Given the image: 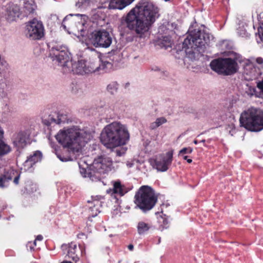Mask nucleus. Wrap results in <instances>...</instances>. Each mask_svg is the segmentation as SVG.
Returning a JSON list of instances; mask_svg holds the SVG:
<instances>
[{
  "mask_svg": "<svg viewBox=\"0 0 263 263\" xmlns=\"http://www.w3.org/2000/svg\"><path fill=\"white\" fill-rule=\"evenodd\" d=\"M159 9L152 3L140 2L122 18V24L141 37L159 17Z\"/></svg>",
  "mask_w": 263,
  "mask_h": 263,
  "instance_id": "f257e3e1",
  "label": "nucleus"
},
{
  "mask_svg": "<svg viewBox=\"0 0 263 263\" xmlns=\"http://www.w3.org/2000/svg\"><path fill=\"white\" fill-rule=\"evenodd\" d=\"M49 55L53 61L56 60L58 64L63 67L65 72H68L71 70L68 67V64L71 65V71L74 74L83 75L92 73L96 69L93 67H86V64L84 60H80L78 62L72 63L67 48L60 44L56 43L52 45L50 49Z\"/></svg>",
  "mask_w": 263,
  "mask_h": 263,
  "instance_id": "f03ea898",
  "label": "nucleus"
},
{
  "mask_svg": "<svg viewBox=\"0 0 263 263\" xmlns=\"http://www.w3.org/2000/svg\"><path fill=\"white\" fill-rule=\"evenodd\" d=\"M129 139V133L126 127L119 122H114L103 129L100 140L106 148L112 149L124 145Z\"/></svg>",
  "mask_w": 263,
  "mask_h": 263,
  "instance_id": "7ed1b4c3",
  "label": "nucleus"
},
{
  "mask_svg": "<svg viewBox=\"0 0 263 263\" xmlns=\"http://www.w3.org/2000/svg\"><path fill=\"white\" fill-rule=\"evenodd\" d=\"M205 28L203 25L199 26L195 24L190 26L188 35L183 42L182 48L191 49V51H193L196 48L202 47L207 44L210 41V34L206 32Z\"/></svg>",
  "mask_w": 263,
  "mask_h": 263,
  "instance_id": "20e7f679",
  "label": "nucleus"
},
{
  "mask_svg": "<svg viewBox=\"0 0 263 263\" xmlns=\"http://www.w3.org/2000/svg\"><path fill=\"white\" fill-rule=\"evenodd\" d=\"M240 126L251 132H259L263 129V111L251 107L243 111L239 118Z\"/></svg>",
  "mask_w": 263,
  "mask_h": 263,
  "instance_id": "39448f33",
  "label": "nucleus"
},
{
  "mask_svg": "<svg viewBox=\"0 0 263 263\" xmlns=\"http://www.w3.org/2000/svg\"><path fill=\"white\" fill-rule=\"evenodd\" d=\"M134 202L143 212L151 210L157 202L158 198L153 189L148 186H141L136 193Z\"/></svg>",
  "mask_w": 263,
  "mask_h": 263,
  "instance_id": "423d86ee",
  "label": "nucleus"
},
{
  "mask_svg": "<svg viewBox=\"0 0 263 263\" xmlns=\"http://www.w3.org/2000/svg\"><path fill=\"white\" fill-rule=\"evenodd\" d=\"M240 55L235 54L233 58H218L212 60L210 64L211 68L219 74L230 76L237 72L239 66L237 62H240Z\"/></svg>",
  "mask_w": 263,
  "mask_h": 263,
  "instance_id": "0eeeda50",
  "label": "nucleus"
},
{
  "mask_svg": "<svg viewBox=\"0 0 263 263\" xmlns=\"http://www.w3.org/2000/svg\"><path fill=\"white\" fill-rule=\"evenodd\" d=\"M55 138L63 147H67L73 152H79L81 148V135L79 131L74 129L61 130Z\"/></svg>",
  "mask_w": 263,
  "mask_h": 263,
  "instance_id": "6e6552de",
  "label": "nucleus"
},
{
  "mask_svg": "<svg viewBox=\"0 0 263 263\" xmlns=\"http://www.w3.org/2000/svg\"><path fill=\"white\" fill-rule=\"evenodd\" d=\"M26 36L32 40H40L44 36V26L42 21L34 18L26 25Z\"/></svg>",
  "mask_w": 263,
  "mask_h": 263,
  "instance_id": "1a4fd4ad",
  "label": "nucleus"
},
{
  "mask_svg": "<svg viewBox=\"0 0 263 263\" xmlns=\"http://www.w3.org/2000/svg\"><path fill=\"white\" fill-rule=\"evenodd\" d=\"M89 40L96 47H108L112 43V38L105 30H95L90 34Z\"/></svg>",
  "mask_w": 263,
  "mask_h": 263,
  "instance_id": "9d476101",
  "label": "nucleus"
},
{
  "mask_svg": "<svg viewBox=\"0 0 263 263\" xmlns=\"http://www.w3.org/2000/svg\"><path fill=\"white\" fill-rule=\"evenodd\" d=\"M112 164L110 158L101 156L95 159L92 167L95 171L104 174L111 170Z\"/></svg>",
  "mask_w": 263,
  "mask_h": 263,
  "instance_id": "9b49d317",
  "label": "nucleus"
},
{
  "mask_svg": "<svg viewBox=\"0 0 263 263\" xmlns=\"http://www.w3.org/2000/svg\"><path fill=\"white\" fill-rule=\"evenodd\" d=\"M173 161V152H167L165 155H160L154 160L156 168L160 172H165L171 165Z\"/></svg>",
  "mask_w": 263,
  "mask_h": 263,
  "instance_id": "f8f14e48",
  "label": "nucleus"
},
{
  "mask_svg": "<svg viewBox=\"0 0 263 263\" xmlns=\"http://www.w3.org/2000/svg\"><path fill=\"white\" fill-rule=\"evenodd\" d=\"M63 250H67V256L69 259L77 262L80 259V255L82 253L80 247H78L74 242H71L68 245H63L62 246Z\"/></svg>",
  "mask_w": 263,
  "mask_h": 263,
  "instance_id": "ddd939ff",
  "label": "nucleus"
},
{
  "mask_svg": "<svg viewBox=\"0 0 263 263\" xmlns=\"http://www.w3.org/2000/svg\"><path fill=\"white\" fill-rule=\"evenodd\" d=\"M88 204L87 212L88 214V217H94L100 212V208L102 206V201L101 197L97 198H92L91 201L88 200Z\"/></svg>",
  "mask_w": 263,
  "mask_h": 263,
  "instance_id": "4468645a",
  "label": "nucleus"
},
{
  "mask_svg": "<svg viewBox=\"0 0 263 263\" xmlns=\"http://www.w3.org/2000/svg\"><path fill=\"white\" fill-rule=\"evenodd\" d=\"M28 139L29 135L26 132H20L13 134L12 141L13 145L17 148H23L26 146Z\"/></svg>",
  "mask_w": 263,
  "mask_h": 263,
  "instance_id": "2eb2a0df",
  "label": "nucleus"
},
{
  "mask_svg": "<svg viewBox=\"0 0 263 263\" xmlns=\"http://www.w3.org/2000/svg\"><path fill=\"white\" fill-rule=\"evenodd\" d=\"M42 155L41 152L37 151L27 157L23 165L25 170H29L37 162L41 160Z\"/></svg>",
  "mask_w": 263,
  "mask_h": 263,
  "instance_id": "dca6fc26",
  "label": "nucleus"
},
{
  "mask_svg": "<svg viewBox=\"0 0 263 263\" xmlns=\"http://www.w3.org/2000/svg\"><path fill=\"white\" fill-rule=\"evenodd\" d=\"M135 0H110L108 7L111 9L122 10Z\"/></svg>",
  "mask_w": 263,
  "mask_h": 263,
  "instance_id": "f3484780",
  "label": "nucleus"
},
{
  "mask_svg": "<svg viewBox=\"0 0 263 263\" xmlns=\"http://www.w3.org/2000/svg\"><path fill=\"white\" fill-rule=\"evenodd\" d=\"M129 191V190L120 181L117 180L113 182L112 193L120 196H124Z\"/></svg>",
  "mask_w": 263,
  "mask_h": 263,
  "instance_id": "a211bd4d",
  "label": "nucleus"
},
{
  "mask_svg": "<svg viewBox=\"0 0 263 263\" xmlns=\"http://www.w3.org/2000/svg\"><path fill=\"white\" fill-rule=\"evenodd\" d=\"M151 228L152 225L150 223L140 221L138 223L137 226L138 233L140 235H145L147 233Z\"/></svg>",
  "mask_w": 263,
  "mask_h": 263,
  "instance_id": "6ab92c4d",
  "label": "nucleus"
},
{
  "mask_svg": "<svg viewBox=\"0 0 263 263\" xmlns=\"http://www.w3.org/2000/svg\"><path fill=\"white\" fill-rule=\"evenodd\" d=\"M112 64L109 62L102 61L101 65H99V66H98V65L96 66L95 63H92L91 66L86 65V67H93L96 68V69H95V70L92 72H94L96 71H99L100 69H102L105 70V71H106V69H107L108 68H111L112 67Z\"/></svg>",
  "mask_w": 263,
  "mask_h": 263,
  "instance_id": "aec40b11",
  "label": "nucleus"
},
{
  "mask_svg": "<svg viewBox=\"0 0 263 263\" xmlns=\"http://www.w3.org/2000/svg\"><path fill=\"white\" fill-rule=\"evenodd\" d=\"M11 151V147L0 139V157L7 155Z\"/></svg>",
  "mask_w": 263,
  "mask_h": 263,
  "instance_id": "412c9836",
  "label": "nucleus"
},
{
  "mask_svg": "<svg viewBox=\"0 0 263 263\" xmlns=\"http://www.w3.org/2000/svg\"><path fill=\"white\" fill-rule=\"evenodd\" d=\"M102 174H101L95 171L92 167L90 171L87 173V177H89L92 181H97L101 180Z\"/></svg>",
  "mask_w": 263,
  "mask_h": 263,
  "instance_id": "4be33fe9",
  "label": "nucleus"
},
{
  "mask_svg": "<svg viewBox=\"0 0 263 263\" xmlns=\"http://www.w3.org/2000/svg\"><path fill=\"white\" fill-rule=\"evenodd\" d=\"M166 122L167 120L164 117L158 118L156 119L155 122H154L150 124V128L151 129H155L162 124L165 123Z\"/></svg>",
  "mask_w": 263,
  "mask_h": 263,
  "instance_id": "5701e85b",
  "label": "nucleus"
},
{
  "mask_svg": "<svg viewBox=\"0 0 263 263\" xmlns=\"http://www.w3.org/2000/svg\"><path fill=\"white\" fill-rule=\"evenodd\" d=\"M35 7L36 6L34 3H30L28 2H26L24 3V11L27 14L33 13L35 10Z\"/></svg>",
  "mask_w": 263,
  "mask_h": 263,
  "instance_id": "b1692460",
  "label": "nucleus"
},
{
  "mask_svg": "<svg viewBox=\"0 0 263 263\" xmlns=\"http://www.w3.org/2000/svg\"><path fill=\"white\" fill-rule=\"evenodd\" d=\"M25 189L27 193H32L36 191V185L32 181H28L25 183Z\"/></svg>",
  "mask_w": 263,
  "mask_h": 263,
  "instance_id": "393cba45",
  "label": "nucleus"
},
{
  "mask_svg": "<svg viewBox=\"0 0 263 263\" xmlns=\"http://www.w3.org/2000/svg\"><path fill=\"white\" fill-rule=\"evenodd\" d=\"M161 46L165 49H167L168 47H171L172 43L171 37L168 36H163L161 41Z\"/></svg>",
  "mask_w": 263,
  "mask_h": 263,
  "instance_id": "a878e982",
  "label": "nucleus"
},
{
  "mask_svg": "<svg viewBox=\"0 0 263 263\" xmlns=\"http://www.w3.org/2000/svg\"><path fill=\"white\" fill-rule=\"evenodd\" d=\"M118 85L116 82H112L107 85V90L111 94L114 95L117 91Z\"/></svg>",
  "mask_w": 263,
  "mask_h": 263,
  "instance_id": "bb28decb",
  "label": "nucleus"
},
{
  "mask_svg": "<svg viewBox=\"0 0 263 263\" xmlns=\"http://www.w3.org/2000/svg\"><path fill=\"white\" fill-rule=\"evenodd\" d=\"M91 0H78L76 3V6L78 8H86L88 6Z\"/></svg>",
  "mask_w": 263,
  "mask_h": 263,
  "instance_id": "cd10ccee",
  "label": "nucleus"
},
{
  "mask_svg": "<svg viewBox=\"0 0 263 263\" xmlns=\"http://www.w3.org/2000/svg\"><path fill=\"white\" fill-rule=\"evenodd\" d=\"M11 179L9 176H7L5 175L0 176V187H4L6 185V183Z\"/></svg>",
  "mask_w": 263,
  "mask_h": 263,
  "instance_id": "c85d7f7f",
  "label": "nucleus"
},
{
  "mask_svg": "<svg viewBox=\"0 0 263 263\" xmlns=\"http://www.w3.org/2000/svg\"><path fill=\"white\" fill-rule=\"evenodd\" d=\"M193 152V148L191 147H184L179 151V155H184L186 154H191Z\"/></svg>",
  "mask_w": 263,
  "mask_h": 263,
  "instance_id": "c756f323",
  "label": "nucleus"
},
{
  "mask_svg": "<svg viewBox=\"0 0 263 263\" xmlns=\"http://www.w3.org/2000/svg\"><path fill=\"white\" fill-rule=\"evenodd\" d=\"M36 241L35 240H34L33 242L31 241L28 242L27 244V247L29 248L30 250L31 251L34 250V247L36 246Z\"/></svg>",
  "mask_w": 263,
  "mask_h": 263,
  "instance_id": "7c9ffc66",
  "label": "nucleus"
},
{
  "mask_svg": "<svg viewBox=\"0 0 263 263\" xmlns=\"http://www.w3.org/2000/svg\"><path fill=\"white\" fill-rule=\"evenodd\" d=\"M87 235L83 232L79 233L77 235V238L79 239H83L84 238H87Z\"/></svg>",
  "mask_w": 263,
  "mask_h": 263,
  "instance_id": "2f4dec72",
  "label": "nucleus"
},
{
  "mask_svg": "<svg viewBox=\"0 0 263 263\" xmlns=\"http://www.w3.org/2000/svg\"><path fill=\"white\" fill-rule=\"evenodd\" d=\"M256 62L258 64H263V59L261 57H258L256 59Z\"/></svg>",
  "mask_w": 263,
  "mask_h": 263,
  "instance_id": "473e14b6",
  "label": "nucleus"
},
{
  "mask_svg": "<svg viewBox=\"0 0 263 263\" xmlns=\"http://www.w3.org/2000/svg\"><path fill=\"white\" fill-rule=\"evenodd\" d=\"M51 120L52 121L56 122L57 124H60L61 122H63V121H62V120H61V118H59V116H58V119L57 122L56 120L54 119L51 118Z\"/></svg>",
  "mask_w": 263,
  "mask_h": 263,
  "instance_id": "72a5a7b5",
  "label": "nucleus"
},
{
  "mask_svg": "<svg viewBox=\"0 0 263 263\" xmlns=\"http://www.w3.org/2000/svg\"><path fill=\"white\" fill-rule=\"evenodd\" d=\"M43 236L41 235H39L36 236V237L34 240H35V241L36 242L37 240L42 241L43 240Z\"/></svg>",
  "mask_w": 263,
  "mask_h": 263,
  "instance_id": "f704fd0d",
  "label": "nucleus"
},
{
  "mask_svg": "<svg viewBox=\"0 0 263 263\" xmlns=\"http://www.w3.org/2000/svg\"><path fill=\"white\" fill-rule=\"evenodd\" d=\"M183 159L186 160L189 163H191L192 162V160L191 159H189L188 156H184L183 157Z\"/></svg>",
  "mask_w": 263,
  "mask_h": 263,
  "instance_id": "c9c22d12",
  "label": "nucleus"
},
{
  "mask_svg": "<svg viewBox=\"0 0 263 263\" xmlns=\"http://www.w3.org/2000/svg\"><path fill=\"white\" fill-rule=\"evenodd\" d=\"M19 179L20 176H17L14 178L13 181L16 184H17L18 183Z\"/></svg>",
  "mask_w": 263,
  "mask_h": 263,
  "instance_id": "e433bc0d",
  "label": "nucleus"
},
{
  "mask_svg": "<svg viewBox=\"0 0 263 263\" xmlns=\"http://www.w3.org/2000/svg\"><path fill=\"white\" fill-rule=\"evenodd\" d=\"M162 219H163V222H162L163 224L164 225V226H166L168 223L167 219L165 218H162Z\"/></svg>",
  "mask_w": 263,
  "mask_h": 263,
  "instance_id": "4c0bfd02",
  "label": "nucleus"
},
{
  "mask_svg": "<svg viewBox=\"0 0 263 263\" xmlns=\"http://www.w3.org/2000/svg\"><path fill=\"white\" fill-rule=\"evenodd\" d=\"M67 20H68L67 17H65L63 20V23H62V26L64 27V29H66V26L65 25V23L67 21Z\"/></svg>",
  "mask_w": 263,
  "mask_h": 263,
  "instance_id": "58836bf2",
  "label": "nucleus"
},
{
  "mask_svg": "<svg viewBox=\"0 0 263 263\" xmlns=\"http://www.w3.org/2000/svg\"><path fill=\"white\" fill-rule=\"evenodd\" d=\"M261 30H262V32L261 33V34H260V38L261 41L263 42V23L262 27H261Z\"/></svg>",
  "mask_w": 263,
  "mask_h": 263,
  "instance_id": "ea45409f",
  "label": "nucleus"
},
{
  "mask_svg": "<svg viewBox=\"0 0 263 263\" xmlns=\"http://www.w3.org/2000/svg\"><path fill=\"white\" fill-rule=\"evenodd\" d=\"M4 131L3 130L0 128V139H2L3 138Z\"/></svg>",
  "mask_w": 263,
  "mask_h": 263,
  "instance_id": "a19ab883",
  "label": "nucleus"
},
{
  "mask_svg": "<svg viewBox=\"0 0 263 263\" xmlns=\"http://www.w3.org/2000/svg\"><path fill=\"white\" fill-rule=\"evenodd\" d=\"M127 247L130 251H133L134 249V246L132 244L129 245Z\"/></svg>",
  "mask_w": 263,
  "mask_h": 263,
  "instance_id": "79ce46f5",
  "label": "nucleus"
},
{
  "mask_svg": "<svg viewBox=\"0 0 263 263\" xmlns=\"http://www.w3.org/2000/svg\"><path fill=\"white\" fill-rule=\"evenodd\" d=\"M194 143L195 144H197L198 143V141H197V140H195L194 141Z\"/></svg>",
  "mask_w": 263,
  "mask_h": 263,
  "instance_id": "37998d69",
  "label": "nucleus"
},
{
  "mask_svg": "<svg viewBox=\"0 0 263 263\" xmlns=\"http://www.w3.org/2000/svg\"><path fill=\"white\" fill-rule=\"evenodd\" d=\"M160 238H159L158 239V243H160Z\"/></svg>",
  "mask_w": 263,
  "mask_h": 263,
  "instance_id": "c03bdc74",
  "label": "nucleus"
},
{
  "mask_svg": "<svg viewBox=\"0 0 263 263\" xmlns=\"http://www.w3.org/2000/svg\"><path fill=\"white\" fill-rule=\"evenodd\" d=\"M60 159L62 161H64V160H63V159H62V158H60Z\"/></svg>",
  "mask_w": 263,
  "mask_h": 263,
  "instance_id": "a18cd8bd",
  "label": "nucleus"
},
{
  "mask_svg": "<svg viewBox=\"0 0 263 263\" xmlns=\"http://www.w3.org/2000/svg\"><path fill=\"white\" fill-rule=\"evenodd\" d=\"M259 32H260V33H261V32H262V31H260V30H259Z\"/></svg>",
  "mask_w": 263,
  "mask_h": 263,
  "instance_id": "49530a36",
  "label": "nucleus"
}]
</instances>
